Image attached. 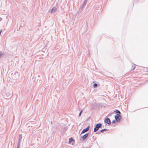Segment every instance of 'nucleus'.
I'll return each mask as SVG.
<instances>
[{"mask_svg":"<svg viewBox=\"0 0 148 148\" xmlns=\"http://www.w3.org/2000/svg\"><path fill=\"white\" fill-rule=\"evenodd\" d=\"M83 112V110H81L80 112V113H79V116H80L81 115V114L82 112Z\"/></svg>","mask_w":148,"mask_h":148,"instance_id":"4468645a","label":"nucleus"},{"mask_svg":"<svg viewBox=\"0 0 148 148\" xmlns=\"http://www.w3.org/2000/svg\"><path fill=\"white\" fill-rule=\"evenodd\" d=\"M102 125L101 123H99L97 124L95 127L94 128V132H95L97 131L99 129V128L101 127L102 126Z\"/></svg>","mask_w":148,"mask_h":148,"instance_id":"f257e3e1","label":"nucleus"},{"mask_svg":"<svg viewBox=\"0 0 148 148\" xmlns=\"http://www.w3.org/2000/svg\"><path fill=\"white\" fill-rule=\"evenodd\" d=\"M116 120H114L112 121V123L114 124L116 122Z\"/></svg>","mask_w":148,"mask_h":148,"instance_id":"dca6fc26","label":"nucleus"},{"mask_svg":"<svg viewBox=\"0 0 148 148\" xmlns=\"http://www.w3.org/2000/svg\"><path fill=\"white\" fill-rule=\"evenodd\" d=\"M87 0H84V3L82 4V6H84V5L86 4Z\"/></svg>","mask_w":148,"mask_h":148,"instance_id":"f8f14e48","label":"nucleus"},{"mask_svg":"<svg viewBox=\"0 0 148 148\" xmlns=\"http://www.w3.org/2000/svg\"><path fill=\"white\" fill-rule=\"evenodd\" d=\"M107 130V129H104L101 130H100V132H103L104 131H106Z\"/></svg>","mask_w":148,"mask_h":148,"instance_id":"9b49d317","label":"nucleus"},{"mask_svg":"<svg viewBox=\"0 0 148 148\" xmlns=\"http://www.w3.org/2000/svg\"><path fill=\"white\" fill-rule=\"evenodd\" d=\"M135 67H134V68L133 69V70H134V69H135Z\"/></svg>","mask_w":148,"mask_h":148,"instance_id":"a211bd4d","label":"nucleus"},{"mask_svg":"<svg viewBox=\"0 0 148 148\" xmlns=\"http://www.w3.org/2000/svg\"><path fill=\"white\" fill-rule=\"evenodd\" d=\"M74 140L72 138H71L69 139V143H71L72 141H73Z\"/></svg>","mask_w":148,"mask_h":148,"instance_id":"1a4fd4ad","label":"nucleus"},{"mask_svg":"<svg viewBox=\"0 0 148 148\" xmlns=\"http://www.w3.org/2000/svg\"><path fill=\"white\" fill-rule=\"evenodd\" d=\"M4 54H3V53L2 51H0V56H1L2 55H3ZM0 58H1V57H0Z\"/></svg>","mask_w":148,"mask_h":148,"instance_id":"2eb2a0df","label":"nucleus"},{"mask_svg":"<svg viewBox=\"0 0 148 148\" xmlns=\"http://www.w3.org/2000/svg\"><path fill=\"white\" fill-rule=\"evenodd\" d=\"M22 138V135L21 134H20L19 135V136H18V143L17 148H20V143L21 142Z\"/></svg>","mask_w":148,"mask_h":148,"instance_id":"20e7f679","label":"nucleus"},{"mask_svg":"<svg viewBox=\"0 0 148 148\" xmlns=\"http://www.w3.org/2000/svg\"><path fill=\"white\" fill-rule=\"evenodd\" d=\"M2 29L0 31V34H1V32H2Z\"/></svg>","mask_w":148,"mask_h":148,"instance_id":"f3484780","label":"nucleus"},{"mask_svg":"<svg viewBox=\"0 0 148 148\" xmlns=\"http://www.w3.org/2000/svg\"><path fill=\"white\" fill-rule=\"evenodd\" d=\"M90 126H88L86 128L84 129L81 132V134H84L88 131L90 128Z\"/></svg>","mask_w":148,"mask_h":148,"instance_id":"423d86ee","label":"nucleus"},{"mask_svg":"<svg viewBox=\"0 0 148 148\" xmlns=\"http://www.w3.org/2000/svg\"><path fill=\"white\" fill-rule=\"evenodd\" d=\"M57 10V9L56 7H53L51 10V13H54Z\"/></svg>","mask_w":148,"mask_h":148,"instance_id":"6e6552de","label":"nucleus"},{"mask_svg":"<svg viewBox=\"0 0 148 148\" xmlns=\"http://www.w3.org/2000/svg\"><path fill=\"white\" fill-rule=\"evenodd\" d=\"M104 122L108 125L111 124V121L109 118H106L104 120Z\"/></svg>","mask_w":148,"mask_h":148,"instance_id":"39448f33","label":"nucleus"},{"mask_svg":"<svg viewBox=\"0 0 148 148\" xmlns=\"http://www.w3.org/2000/svg\"><path fill=\"white\" fill-rule=\"evenodd\" d=\"M114 118L116 122H119L120 121V120L122 118V117L120 114H116V115L114 116Z\"/></svg>","mask_w":148,"mask_h":148,"instance_id":"7ed1b4c3","label":"nucleus"},{"mask_svg":"<svg viewBox=\"0 0 148 148\" xmlns=\"http://www.w3.org/2000/svg\"><path fill=\"white\" fill-rule=\"evenodd\" d=\"M114 112H115L118 113V114H121V113L118 110H116Z\"/></svg>","mask_w":148,"mask_h":148,"instance_id":"9d476101","label":"nucleus"},{"mask_svg":"<svg viewBox=\"0 0 148 148\" xmlns=\"http://www.w3.org/2000/svg\"><path fill=\"white\" fill-rule=\"evenodd\" d=\"M89 134V133H87L85 134L84 135L81 137L83 140H84L88 137Z\"/></svg>","mask_w":148,"mask_h":148,"instance_id":"0eeeda50","label":"nucleus"},{"mask_svg":"<svg viewBox=\"0 0 148 148\" xmlns=\"http://www.w3.org/2000/svg\"><path fill=\"white\" fill-rule=\"evenodd\" d=\"M12 94V92L11 90H7L5 92L6 97L10 98L11 97Z\"/></svg>","mask_w":148,"mask_h":148,"instance_id":"f03ea898","label":"nucleus"},{"mask_svg":"<svg viewBox=\"0 0 148 148\" xmlns=\"http://www.w3.org/2000/svg\"><path fill=\"white\" fill-rule=\"evenodd\" d=\"M97 85L96 83H95V84H93V87L94 88H96V87H97Z\"/></svg>","mask_w":148,"mask_h":148,"instance_id":"ddd939ff","label":"nucleus"}]
</instances>
